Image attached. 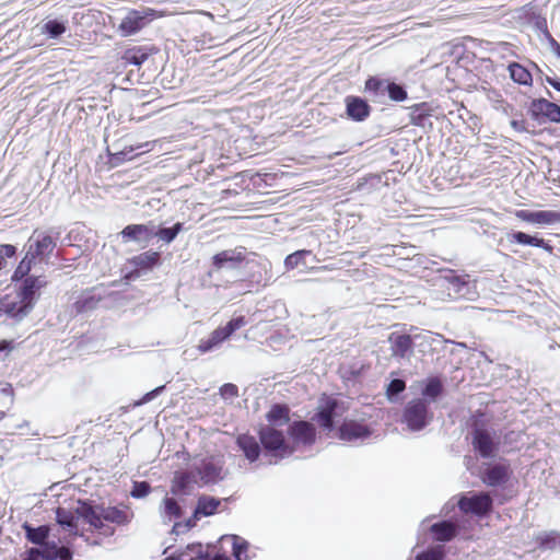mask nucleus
<instances>
[{"label": "nucleus", "mask_w": 560, "mask_h": 560, "mask_svg": "<svg viewBox=\"0 0 560 560\" xmlns=\"http://www.w3.org/2000/svg\"><path fill=\"white\" fill-rule=\"evenodd\" d=\"M262 447V457L268 458L266 463L278 464L281 459L289 457L293 448L287 443L282 431L272 425H264L258 432Z\"/></svg>", "instance_id": "obj_2"}, {"label": "nucleus", "mask_w": 560, "mask_h": 560, "mask_svg": "<svg viewBox=\"0 0 560 560\" xmlns=\"http://www.w3.org/2000/svg\"><path fill=\"white\" fill-rule=\"evenodd\" d=\"M528 114L539 124L551 121L560 122V106L546 98L533 100L528 106Z\"/></svg>", "instance_id": "obj_9"}, {"label": "nucleus", "mask_w": 560, "mask_h": 560, "mask_svg": "<svg viewBox=\"0 0 560 560\" xmlns=\"http://www.w3.org/2000/svg\"><path fill=\"white\" fill-rule=\"evenodd\" d=\"M220 503H221V501L219 499H215V498L209 497V495H201L198 499L197 506L194 512V516L198 517L200 515L201 516L213 515L217 512Z\"/></svg>", "instance_id": "obj_29"}, {"label": "nucleus", "mask_w": 560, "mask_h": 560, "mask_svg": "<svg viewBox=\"0 0 560 560\" xmlns=\"http://www.w3.org/2000/svg\"><path fill=\"white\" fill-rule=\"evenodd\" d=\"M510 125L518 133H525L529 131L527 122L524 119H512Z\"/></svg>", "instance_id": "obj_55"}, {"label": "nucleus", "mask_w": 560, "mask_h": 560, "mask_svg": "<svg viewBox=\"0 0 560 560\" xmlns=\"http://www.w3.org/2000/svg\"><path fill=\"white\" fill-rule=\"evenodd\" d=\"M66 31L67 21L59 19L48 20L40 27V32L49 38H58L66 33Z\"/></svg>", "instance_id": "obj_35"}, {"label": "nucleus", "mask_w": 560, "mask_h": 560, "mask_svg": "<svg viewBox=\"0 0 560 560\" xmlns=\"http://www.w3.org/2000/svg\"><path fill=\"white\" fill-rule=\"evenodd\" d=\"M160 260V254L156 252L148 250L135 256L131 260L132 265L138 270H151Z\"/></svg>", "instance_id": "obj_31"}, {"label": "nucleus", "mask_w": 560, "mask_h": 560, "mask_svg": "<svg viewBox=\"0 0 560 560\" xmlns=\"http://www.w3.org/2000/svg\"><path fill=\"white\" fill-rule=\"evenodd\" d=\"M339 401L335 398H327L319 405L317 412L313 417L323 429L331 431L334 430V421L336 417H339L338 412Z\"/></svg>", "instance_id": "obj_12"}, {"label": "nucleus", "mask_w": 560, "mask_h": 560, "mask_svg": "<svg viewBox=\"0 0 560 560\" xmlns=\"http://www.w3.org/2000/svg\"><path fill=\"white\" fill-rule=\"evenodd\" d=\"M506 238L510 243H516L520 245H528V246L539 247L549 253L552 252V246L550 244H548L544 238H540L535 235H528L524 232L517 231V232L509 233Z\"/></svg>", "instance_id": "obj_24"}, {"label": "nucleus", "mask_w": 560, "mask_h": 560, "mask_svg": "<svg viewBox=\"0 0 560 560\" xmlns=\"http://www.w3.org/2000/svg\"><path fill=\"white\" fill-rule=\"evenodd\" d=\"M548 47L557 57L560 58V44L552 37V35H548Z\"/></svg>", "instance_id": "obj_58"}, {"label": "nucleus", "mask_w": 560, "mask_h": 560, "mask_svg": "<svg viewBox=\"0 0 560 560\" xmlns=\"http://www.w3.org/2000/svg\"><path fill=\"white\" fill-rule=\"evenodd\" d=\"M434 413L424 398H415L408 401L404 408L401 423L406 424L410 432L424 430L432 421Z\"/></svg>", "instance_id": "obj_3"}, {"label": "nucleus", "mask_w": 560, "mask_h": 560, "mask_svg": "<svg viewBox=\"0 0 560 560\" xmlns=\"http://www.w3.org/2000/svg\"><path fill=\"white\" fill-rule=\"evenodd\" d=\"M290 409L287 405L276 404L268 411L266 418L270 424L273 425H282L289 422L290 420Z\"/></svg>", "instance_id": "obj_33"}, {"label": "nucleus", "mask_w": 560, "mask_h": 560, "mask_svg": "<svg viewBox=\"0 0 560 560\" xmlns=\"http://www.w3.org/2000/svg\"><path fill=\"white\" fill-rule=\"evenodd\" d=\"M372 434L371 429L355 420H345L337 431V436L343 442H363Z\"/></svg>", "instance_id": "obj_11"}, {"label": "nucleus", "mask_w": 560, "mask_h": 560, "mask_svg": "<svg viewBox=\"0 0 560 560\" xmlns=\"http://www.w3.org/2000/svg\"><path fill=\"white\" fill-rule=\"evenodd\" d=\"M406 388V383L404 380L400 378H394L389 382L386 389L387 398L390 401H394L397 396L402 393Z\"/></svg>", "instance_id": "obj_46"}, {"label": "nucleus", "mask_w": 560, "mask_h": 560, "mask_svg": "<svg viewBox=\"0 0 560 560\" xmlns=\"http://www.w3.org/2000/svg\"><path fill=\"white\" fill-rule=\"evenodd\" d=\"M197 482L192 468L189 471L176 472L172 481L171 492L175 495L186 493L189 486Z\"/></svg>", "instance_id": "obj_26"}, {"label": "nucleus", "mask_w": 560, "mask_h": 560, "mask_svg": "<svg viewBox=\"0 0 560 560\" xmlns=\"http://www.w3.org/2000/svg\"><path fill=\"white\" fill-rule=\"evenodd\" d=\"M43 548L39 549L40 558L44 560H57V544L55 541L52 542H45L42 545Z\"/></svg>", "instance_id": "obj_48"}, {"label": "nucleus", "mask_w": 560, "mask_h": 560, "mask_svg": "<svg viewBox=\"0 0 560 560\" xmlns=\"http://www.w3.org/2000/svg\"><path fill=\"white\" fill-rule=\"evenodd\" d=\"M78 518H81L77 512H71L65 508L56 509V522L63 528H67L71 534L78 535Z\"/></svg>", "instance_id": "obj_28"}, {"label": "nucleus", "mask_w": 560, "mask_h": 560, "mask_svg": "<svg viewBox=\"0 0 560 560\" xmlns=\"http://www.w3.org/2000/svg\"><path fill=\"white\" fill-rule=\"evenodd\" d=\"M151 491V487L147 481H135L130 492L132 498L142 499Z\"/></svg>", "instance_id": "obj_47"}, {"label": "nucleus", "mask_w": 560, "mask_h": 560, "mask_svg": "<svg viewBox=\"0 0 560 560\" xmlns=\"http://www.w3.org/2000/svg\"><path fill=\"white\" fill-rule=\"evenodd\" d=\"M542 80L545 82H547L549 85H551L555 90H557L558 92H560V79L557 78V77H551V75H545L542 78Z\"/></svg>", "instance_id": "obj_59"}, {"label": "nucleus", "mask_w": 560, "mask_h": 560, "mask_svg": "<svg viewBox=\"0 0 560 560\" xmlns=\"http://www.w3.org/2000/svg\"><path fill=\"white\" fill-rule=\"evenodd\" d=\"M534 66H535V68L537 69V71H538L539 73H542V71L540 70V68H539L537 65H534Z\"/></svg>", "instance_id": "obj_63"}, {"label": "nucleus", "mask_w": 560, "mask_h": 560, "mask_svg": "<svg viewBox=\"0 0 560 560\" xmlns=\"http://www.w3.org/2000/svg\"><path fill=\"white\" fill-rule=\"evenodd\" d=\"M435 540L446 542L452 540L458 533V526L451 521H442L431 526Z\"/></svg>", "instance_id": "obj_25"}, {"label": "nucleus", "mask_w": 560, "mask_h": 560, "mask_svg": "<svg viewBox=\"0 0 560 560\" xmlns=\"http://www.w3.org/2000/svg\"><path fill=\"white\" fill-rule=\"evenodd\" d=\"M510 475L509 466L497 464L485 470L482 481L489 487H498L506 483Z\"/></svg>", "instance_id": "obj_22"}, {"label": "nucleus", "mask_w": 560, "mask_h": 560, "mask_svg": "<svg viewBox=\"0 0 560 560\" xmlns=\"http://www.w3.org/2000/svg\"><path fill=\"white\" fill-rule=\"evenodd\" d=\"M34 261L35 260L33 258L28 257V255L25 254L24 258L20 261L19 266L14 270L12 280H24L26 277H28L27 275L31 271Z\"/></svg>", "instance_id": "obj_42"}, {"label": "nucleus", "mask_w": 560, "mask_h": 560, "mask_svg": "<svg viewBox=\"0 0 560 560\" xmlns=\"http://www.w3.org/2000/svg\"><path fill=\"white\" fill-rule=\"evenodd\" d=\"M224 462L221 457H207L192 466L197 481L202 485H214L223 480Z\"/></svg>", "instance_id": "obj_5"}, {"label": "nucleus", "mask_w": 560, "mask_h": 560, "mask_svg": "<svg viewBox=\"0 0 560 560\" xmlns=\"http://www.w3.org/2000/svg\"><path fill=\"white\" fill-rule=\"evenodd\" d=\"M471 444L474 450L482 458L493 457L498 448V443L493 441L491 434L487 430L480 428H476L472 431Z\"/></svg>", "instance_id": "obj_15"}, {"label": "nucleus", "mask_w": 560, "mask_h": 560, "mask_svg": "<svg viewBox=\"0 0 560 560\" xmlns=\"http://www.w3.org/2000/svg\"><path fill=\"white\" fill-rule=\"evenodd\" d=\"M220 394L225 399L234 398L237 397L238 395V388L236 385L232 383H226L223 386H221Z\"/></svg>", "instance_id": "obj_51"}, {"label": "nucleus", "mask_w": 560, "mask_h": 560, "mask_svg": "<svg viewBox=\"0 0 560 560\" xmlns=\"http://www.w3.org/2000/svg\"><path fill=\"white\" fill-rule=\"evenodd\" d=\"M56 247V242L51 235L35 230L26 244V254L34 260L44 259L50 256Z\"/></svg>", "instance_id": "obj_6"}, {"label": "nucleus", "mask_w": 560, "mask_h": 560, "mask_svg": "<svg viewBox=\"0 0 560 560\" xmlns=\"http://www.w3.org/2000/svg\"><path fill=\"white\" fill-rule=\"evenodd\" d=\"M346 110L350 119L363 121L369 117L371 108L365 100L359 96H347Z\"/></svg>", "instance_id": "obj_20"}, {"label": "nucleus", "mask_w": 560, "mask_h": 560, "mask_svg": "<svg viewBox=\"0 0 560 560\" xmlns=\"http://www.w3.org/2000/svg\"><path fill=\"white\" fill-rule=\"evenodd\" d=\"M458 508L464 513H471L477 516H485L491 512L493 501L487 492H476L470 497L463 495L458 500Z\"/></svg>", "instance_id": "obj_7"}, {"label": "nucleus", "mask_w": 560, "mask_h": 560, "mask_svg": "<svg viewBox=\"0 0 560 560\" xmlns=\"http://www.w3.org/2000/svg\"><path fill=\"white\" fill-rule=\"evenodd\" d=\"M148 13L137 10L129 11L121 20L118 31L122 36L132 35L142 30L148 23Z\"/></svg>", "instance_id": "obj_18"}, {"label": "nucleus", "mask_w": 560, "mask_h": 560, "mask_svg": "<svg viewBox=\"0 0 560 560\" xmlns=\"http://www.w3.org/2000/svg\"><path fill=\"white\" fill-rule=\"evenodd\" d=\"M46 284L47 281L45 277H26L19 288L16 298L32 311L39 298V290L46 287Z\"/></svg>", "instance_id": "obj_10"}, {"label": "nucleus", "mask_w": 560, "mask_h": 560, "mask_svg": "<svg viewBox=\"0 0 560 560\" xmlns=\"http://www.w3.org/2000/svg\"><path fill=\"white\" fill-rule=\"evenodd\" d=\"M77 514L82 517L84 522L91 525L97 530L103 529V534L112 535L114 529L110 526L104 525L105 522L114 523L117 525H124L129 523V515L125 510H120L116 506H104L92 504L86 501H78L75 508Z\"/></svg>", "instance_id": "obj_1"}, {"label": "nucleus", "mask_w": 560, "mask_h": 560, "mask_svg": "<svg viewBox=\"0 0 560 560\" xmlns=\"http://www.w3.org/2000/svg\"><path fill=\"white\" fill-rule=\"evenodd\" d=\"M410 124L423 129H431L432 108L428 103L416 104L410 107Z\"/></svg>", "instance_id": "obj_23"}, {"label": "nucleus", "mask_w": 560, "mask_h": 560, "mask_svg": "<svg viewBox=\"0 0 560 560\" xmlns=\"http://www.w3.org/2000/svg\"><path fill=\"white\" fill-rule=\"evenodd\" d=\"M450 284L457 293H460L463 288L467 285V282L458 276H453L450 279Z\"/></svg>", "instance_id": "obj_56"}, {"label": "nucleus", "mask_w": 560, "mask_h": 560, "mask_svg": "<svg viewBox=\"0 0 560 560\" xmlns=\"http://www.w3.org/2000/svg\"><path fill=\"white\" fill-rule=\"evenodd\" d=\"M23 528L25 530L26 539L34 545H44L49 535V527L46 525L33 527L32 525L25 523Z\"/></svg>", "instance_id": "obj_32"}, {"label": "nucleus", "mask_w": 560, "mask_h": 560, "mask_svg": "<svg viewBox=\"0 0 560 560\" xmlns=\"http://www.w3.org/2000/svg\"><path fill=\"white\" fill-rule=\"evenodd\" d=\"M31 310L27 308L21 300L16 296L11 298L9 295L0 299V317L5 316L13 320V323H19L23 320L28 314Z\"/></svg>", "instance_id": "obj_14"}, {"label": "nucleus", "mask_w": 560, "mask_h": 560, "mask_svg": "<svg viewBox=\"0 0 560 560\" xmlns=\"http://www.w3.org/2000/svg\"><path fill=\"white\" fill-rule=\"evenodd\" d=\"M150 54L144 47H133L127 49L122 54V61L126 65L141 66L148 58Z\"/></svg>", "instance_id": "obj_34"}, {"label": "nucleus", "mask_w": 560, "mask_h": 560, "mask_svg": "<svg viewBox=\"0 0 560 560\" xmlns=\"http://www.w3.org/2000/svg\"><path fill=\"white\" fill-rule=\"evenodd\" d=\"M508 70L511 79L515 83L528 86L533 84V75L523 65L518 62H512L509 65Z\"/></svg>", "instance_id": "obj_30"}, {"label": "nucleus", "mask_w": 560, "mask_h": 560, "mask_svg": "<svg viewBox=\"0 0 560 560\" xmlns=\"http://www.w3.org/2000/svg\"><path fill=\"white\" fill-rule=\"evenodd\" d=\"M163 503H164L163 513L165 516H167L170 520L180 517L182 509L175 499L166 497L164 499Z\"/></svg>", "instance_id": "obj_44"}, {"label": "nucleus", "mask_w": 560, "mask_h": 560, "mask_svg": "<svg viewBox=\"0 0 560 560\" xmlns=\"http://www.w3.org/2000/svg\"><path fill=\"white\" fill-rule=\"evenodd\" d=\"M72 551L68 547L57 546V559L59 560H72Z\"/></svg>", "instance_id": "obj_57"}, {"label": "nucleus", "mask_w": 560, "mask_h": 560, "mask_svg": "<svg viewBox=\"0 0 560 560\" xmlns=\"http://www.w3.org/2000/svg\"><path fill=\"white\" fill-rule=\"evenodd\" d=\"M389 81L371 77L365 81V91L374 98L384 96L387 93Z\"/></svg>", "instance_id": "obj_36"}, {"label": "nucleus", "mask_w": 560, "mask_h": 560, "mask_svg": "<svg viewBox=\"0 0 560 560\" xmlns=\"http://www.w3.org/2000/svg\"><path fill=\"white\" fill-rule=\"evenodd\" d=\"M15 253H16L15 246H13L11 244H2V245H0V259H1V262L4 265L5 264L4 259L13 257L15 255Z\"/></svg>", "instance_id": "obj_52"}, {"label": "nucleus", "mask_w": 560, "mask_h": 560, "mask_svg": "<svg viewBox=\"0 0 560 560\" xmlns=\"http://www.w3.org/2000/svg\"><path fill=\"white\" fill-rule=\"evenodd\" d=\"M4 416V412L0 411V419H2Z\"/></svg>", "instance_id": "obj_64"}, {"label": "nucleus", "mask_w": 560, "mask_h": 560, "mask_svg": "<svg viewBox=\"0 0 560 560\" xmlns=\"http://www.w3.org/2000/svg\"><path fill=\"white\" fill-rule=\"evenodd\" d=\"M560 223V211L540 210L536 211V224L552 225Z\"/></svg>", "instance_id": "obj_41"}, {"label": "nucleus", "mask_w": 560, "mask_h": 560, "mask_svg": "<svg viewBox=\"0 0 560 560\" xmlns=\"http://www.w3.org/2000/svg\"><path fill=\"white\" fill-rule=\"evenodd\" d=\"M443 384L442 382L434 377L430 378L427 383L425 387L422 390V395L424 399H429L430 401H435V399L442 394Z\"/></svg>", "instance_id": "obj_40"}, {"label": "nucleus", "mask_w": 560, "mask_h": 560, "mask_svg": "<svg viewBox=\"0 0 560 560\" xmlns=\"http://www.w3.org/2000/svg\"><path fill=\"white\" fill-rule=\"evenodd\" d=\"M39 559H42L40 558L39 549L38 548H31L26 552V557L23 560H39Z\"/></svg>", "instance_id": "obj_60"}, {"label": "nucleus", "mask_w": 560, "mask_h": 560, "mask_svg": "<svg viewBox=\"0 0 560 560\" xmlns=\"http://www.w3.org/2000/svg\"><path fill=\"white\" fill-rule=\"evenodd\" d=\"M388 342L392 357L395 359H409L413 353V340L407 334L392 332Z\"/></svg>", "instance_id": "obj_16"}, {"label": "nucleus", "mask_w": 560, "mask_h": 560, "mask_svg": "<svg viewBox=\"0 0 560 560\" xmlns=\"http://www.w3.org/2000/svg\"><path fill=\"white\" fill-rule=\"evenodd\" d=\"M124 241L149 242L154 237V226L148 224H130L121 231Z\"/></svg>", "instance_id": "obj_21"}, {"label": "nucleus", "mask_w": 560, "mask_h": 560, "mask_svg": "<svg viewBox=\"0 0 560 560\" xmlns=\"http://www.w3.org/2000/svg\"><path fill=\"white\" fill-rule=\"evenodd\" d=\"M1 393L7 395V396H13V387L11 384L9 383H5L2 387H1Z\"/></svg>", "instance_id": "obj_61"}, {"label": "nucleus", "mask_w": 560, "mask_h": 560, "mask_svg": "<svg viewBox=\"0 0 560 560\" xmlns=\"http://www.w3.org/2000/svg\"><path fill=\"white\" fill-rule=\"evenodd\" d=\"M443 556L444 555L441 550L430 549L419 553L416 560H442Z\"/></svg>", "instance_id": "obj_50"}, {"label": "nucleus", "mask_w": 560, "mask_h": 560, "mask_svg": "<svg viewBox=\"0 0 560 560\" xmlns=\"http://www.w3.org/2000/svg\"><path fill=\"white\" fill-rule=\"evenodd\" d=\"M387 94L394 102H402L407 98L406 89L402 85L390 81L387 85Z\"/></svg>", "instance_id": "obj_45"}, {"label": "nucleus", "mask_w": 560, "mask_h": 560, "mask_svg": "<svg viewBox=\"0 0 560 560\" xmlns=\"http://www.w3.org/2000/svg\"><path fill=\"white\" fill-rule=\"evenodd\" d=\"M535 27L541 32V40L548 44V35H551L547 27V21L545 18H538L535 22Z\"/></svg>", "instance_id": "obj_54"}, {"label": "nucleus", "mask_w": 560, "mask_h": 560, "mask_svg": "<svg viewBox=\"0 0 560 560\" xmlns=\"http://www.w3.org/2000/svg\"><path fill=\"white\" fill-rule=\"evenodd\" d=\"M183 230L184 224L177 222L171 228H160L158 231L154 230V236L159 237V240L163 241L164 243L170 244Z\"/></svg>", "instance_id": "obj_39"}, {"label": "nucleus", "mask_w": 560, "mask_h": 560, "mask_svg": "<svg viewBox=\"0 0 560 560\" xmlns=\"http://www.w3.org/2000/svg\"><path fill=\"white\" fill-rule=\"evenodd\" d=\"M310 254V250H296L290 255H288L284 259V267L287 270H292L298 266L305 265L304 258Z\"/></svg>", "instance_id": "obj_43"}, {"label": "nucleus", "mask_w": 560, "mask_h": 560, "mask_svg": "<svg viewBox=\"0 0 560 560\" xmlns=\"http://www.w3.org/2000/svg\"><path fill=\"white\" fill-rule=\"evenodd\" d=\"M246 320L244 316L232 318L225 326L214 329L206 339H201L198 345V350L201 353L211 352L220 348L234 331L245 326Z\"/></svg>", "instance_id": "obj_4"}, {"label": "nucleus", "mask_w": 560, "mask_h": 560, "mask_svg": "<svg viewBox=\"0 0 560 560\" xmlns=\"http://www.w3.org/2000/svg\"><path fill=\"white\" fill-rule=\"evenodd\" d=\"M515 215L524 222L536 224V211L517 210Z\"/></svg>", "instance_id": "obj_53"}, {"label": "nucleus", "mask_w": 560, "mask_h": 560, "mask_svg": "<svg viewBox=\"0 0 560 560\" xmlns=\"http://www.w3.org/2000/svg\"><path fill=\"white\" fill-rule=\"evenodd\" d=\"M188 551L182 552L178 556H171L166 560H231L226 556L217 555L211 558L208 553H203L201 546H188Z\"/></svg>", "instance_id": "obj_27"}, {"label": "nucleus", "mask_w": 560, "mask_h": 560, "mask_svg": "<svg viewBox=\"0 0 560 560\" xmlns=\"http://www.w3.org/2000/svg\"><path fill=\"white\" fill-rule=\"evenodd\" d=\"M105 295V289L102 287L86 290L78 296L77 301L73 303V308L77 314L93 311Z\"/></svg>", "instance_id": "obj_17"}, {"label": "nucleus", "mask_w": 560, "mask_h": 560, "mask_svg": "<svg viewBox=\"0 0 560 560\" xmlns=\"http://www.w3.org/2000/svg\"><path fill=\"white\" fill-rule=\"evenodd\" d=\"M165 389V385H162V386H159L154 389H152L151 392L147 393L145 395L142 396L141 399L137 400L133 406L135 407H139V406H142L151 400H153L154 398H156L163 390Z\"/></svg>", "instance_id": "obj_49"}, {"label": "nucleus", "mask_w": 560, "mask_h": 560, "mask_svg": "<svg viewBox=\"0 0 560 560\" xmlns=\"http://www.w3.org/2000/svg\"><path fill=\"white\" fill-rule=\"evenodd\" d=\"M288 433L296 444L310 446L316 440V429L313 423L304 420L293 421Z\"/></svg>", "instance_id": "obj_13"}, {"label": "nucleus", "mask_w": 560, "mask_h": 560, "mask_svg": "<svg viewBox=\"0 0 560 560\" xmlns=\"http://www.w3.org/2000/svg\"><path fill=\"white\" fill-rule=\"evenodd\" d=\"M231 539H232L234 558L236 560H249L250 559V557L248 555L249 542L246 539H244L237 535H232Z\"/></svg>", "instance_id": "obj_38"}, {"label": "nucleus", "mask_w": 560, "mask_h": 560, "mask_svg": "<svg viewBox=\"0 0 560 560\" xmlns=\"http://www.w3.org/2000/svg\"><path fill=\"white\" fill-rule=\"evenodd\" d=\"M246 254V248L242 246L215 254L212 257V270L210 275L223 269H238L244 262Z\"/></svg>", "instance_id": "obj_8"}, {"label": "nucleus", "mask_w": 560, "mask_h": 560, "mask_svg": "<svg viewBox=\"0 0 560 560\" xmlns=\"http://www.w3.org/2000/svg\"><path fill=\"white\" fill-rule=\"evenodd\" d=\"M539 549L556 550L560 549V535L556 532L544 533L536 538Z\"/></svg>", "instance_id": "obj_37"}, {"label": "nucleus", "mask_w": 560, "mask_h": 560, "mask_svg": "<svg viewBox=\"0 0 560 560\" xmlns=\"http://www.w3.org/2000/svg\"><path fill=\"white\" fill-rule=\"evenodd\" d=\"M124 153L122 152H119L116 154L115 159L118 160V161H122L124 158H122Z\"/></svg>", "instance_id": "obj_62"}, {"label": "nucleus", "mask_w": 560, "mask_h": 560, "mask_svg": "<svg viewBox=\"0 0 560 560\" xmlns=\"http://www.w3.org/2000/svg\"><path fill=\"white\" fill-rule=\"evenodd\" d=\"M236 445L249 463H255L262 456L264 451L260 441L250 434H240L236 438Z\"/></svg>", "instance_id": "obj_19"}]
</instances>
